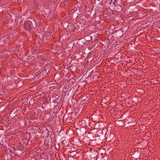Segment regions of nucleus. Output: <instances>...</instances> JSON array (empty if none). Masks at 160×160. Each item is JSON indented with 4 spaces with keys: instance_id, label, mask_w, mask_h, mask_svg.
<instances>
[{
    "instance_id": "nucleus-1",
    "label": "nucleus",
    "mask_w": 160,
    "mask_h": 160,
    "mask_svg": "<svg viewBox=\"0 0 160 160\" xmlns=\"http://www.w3.org/2000/svg\"><path fill=\"white\" fill-rule=\"evenodd\" d=\"M32 22L30 21H28L25 22L24 23V27L26 29L28 30V31H30L32 29Z\"/></svg>"
},
{
    "instance_id": "nucleus-2",
    "label": "nucleus",
    "mask_w": 160,
    "mask_h": 160,
    "mask_svg": "<svg viewBox=\"0 0 160 160\" xmlns=\"http://www.w3.org/2000/svg\"><path fill=\"white\" fill-rule=\"evenodd\" d=\"M18 148L21 150H23L24 149V148L23 146L21 145V144H19L17 145Z\"/></svg>"
},
{
    "instance_id": "nucleus-3",
    "label": "nucleus",
    "mask_w": 160,
    "mask_h": 160,
    "mask_svg": "<svg viewBox=\"0 0 160 160\" xmlns=\"http://www.w3.org/2000/svg\"><path fill=\"white\" fill-rule=\"evenodd\" d=\"M112 4L114 5V7H116V4L115 2H113L112 3Z\"/></svg>"
},
{
    "instance_id": "nucleus-4",
    "label": "nucleus",
    "mask_w": 160,
    "mask_h": 160,
    "mask_svg": "<svg viewBox=\"0 0 160 160\" xmlns=\"http://www.w3.org/2000/svg\"><path fill=\"white\" fill-rule=\"evenodd\" d=\"M46 34L48 35H51V32H48V34L46 33Z\"/></svg>"
},
{
    "instance_id": "nucleus-5",
    "label": "nucleus",
    "mask_w": 160,
    "mask_h": 160,
    "mask_svg": "<svg viewBox=\"0 0 160 160\" xmlns=\"http://www.w3.org/2000/svg\"><path fill=\"white\" fill-rule=\"evenodd\" d=\"M112 0L110 1V3H109V4L110 5L112 4Z\"/></svg>"
},
{
    "instance_id": "nucleus-6",
    "label": "nucleus",
    "mask_w": 160,
    "mask_h": 160,
    "mask_svg": "<svg viewBox=\"0 0 160 160\" xmlns=\"http://www.w3.org/2000/svg\"><path fill=\"white\" fill-rule=\"evenodd\" d=\"M113 134H112V136H112V137H113Z\"/></svg>"
}]
</instances>
